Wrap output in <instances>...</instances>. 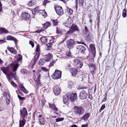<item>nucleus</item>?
I'll use <instances>...</instances> for the list:
<instances>
[{"mask_svg":"<svg viewBox=\"0 0 127 127\" xmlns=\"http://www.w3.org/2000/svg\"><path fill=\"white\" fill-rule=\"evenodd\" d=\"M40 81V80H37L36 81V86L37 87H38V88L39 86H41V85Z\"/></svg>","mask_w":127,"mask_h":127,"instance_id":"nucleus-39","label":"nucleus"},{"mask_svg":"<svg viewBox=\"0 0 127 127\" xmlns=\"http://www.w3.org/2000/svg\"><path fill=\"white\" fill-rule=\"evenodd\" d=\"M40 75L39 74L38 75V78L37 79V80H40Z\"/></svg>","mask_w":127,"mask_h":127,"instance_id":"nucleus-58","label":"nucleus"},{"mask_svg":"<svg viewBox=\"0 0 127 127\" xmlns=\"http://www.w3.org/2000/svg\"><path fill=\"white\" fill-rule=\"evenodd\" d=\"M7 49L9 51L12 53L15 54L16 53V51L13 48H10L8 47H7Z\"/></svg>","mask_w":127,"mask_h":127,"instance_id":"nucleus-27","label":"nucleus"},{"mask_svg":"<svg viewBox=\"0 0 127 127\" xmlns=\"http://www.w3.org/2000/svg\"><path fill=\"white\" fill-rule=\"evenodd\" d=\"M34 2L32 1H29L28 4V5L29 6H31L34 5Z\"/></svg>","mask_w":127,"mask_h":127,"instance_id":"nucleus-38","label":"nucleus"},{"mask_svg":"<svg viewBox=\"0 0 127 127\" xmlns=\"http://www.w3.org/2000/svg\"><path fill=\"white\" fill-rule=\"evenodd\" d=\"M95 66V65L93 64H91L90 66H93L94 67Z\"/></svg>","mask_w":127,"mask_h":127,"instance_id":"nucleus-63","label":"nucleus"},{"mask_svg":"<svg viewBox=\"0 0 127 127\" xmlns=\"http://www.w3.org/2000/svg\"><path fill=\"white\" fill-rule=\"evenodd\" d=\"M53 41H53V40H51L50 41L49 43L52 44V43H53Z\"/></svg>","mask_w":127,"mask_h":127,"instance_id":"nucleus-61","label":"nucleus"},{"mask_svg":"<svg viewBox=\"0 0 127 127\" xmlns=\"http://www.w3.org/2000/svg\"><path fill=\"white\" fill-rule=\"evenodd\" d=\"M20 114L21 117L23 118L22 121L20 120L19 121V127H23L25 124L26 120L24 118L28 115V113L26 108L23 107L21 110Z\"/></svg>","mask_w":127,"mask_h":127,"instance_id":"nucleus-2","label":"nucleus"},{"mask_svg":"<svg viewBox=\"0 0 127 127\" xmlns=\"http://www.w3.org/2000/svg\"><path fill=\"white\" fill-rule=\"evenodd\" d=\"M18 63L17 61H14L11 64V69L14 72H15L18 66Z\"/></svg>","mask_w":127,"mask_h":127,"instance_id":"nucleus-10","label":"nucleus"},{"mask_svg":"<svg viewBox=\"0 0 127 127\" xmlns=\"http://www.w3.org/2000/svg\"><path fill=\"white\" fill-rule=\"evenodd\" d=\"M73 109L74 113L77 115L80 116L84 113L85 110L82 107L75 106L74 107Z\"/></svg>","mask_w":127,"mask_h":127,"instance_id":"nucleus-3","label":"nucleus"},{"mask_svg":"<svg viewBox=\"0 0 127 127\" xmlns=\"http://www.w3.org/2000/svg\"><path fill=\"white\" fill-rule=\"evenodd\" d=\"M19 87V88L25 93L26 94L28 93V91L26 90L24 86L22 84H20Z\"/></svg>","mask_w":127,"mask_h":127,"instance_id":"nucleus-23","label":"nucleus"},{"mask_svg":"<svg viewBox=\"0 0 127 127\" xmlns=\"http://www.w3.org/2000/svg\"><path fill=\"white\" fill-rule=\"evenodd\" d=\"M68 95L69 99L71 101L74 102L76 100L77 97L76 93L69 94H68Z\"/></svg>","mask_w":127,"mask_h":127,"instance_id":"nucleus-8","label":"nucleus"},{"mask_svg":"<svg viewBox=\"0 0 127 127\" xmlns=\"http://www.w3.org/2000/svg\"><path fill=\"white\" fill-rule=\"evenodd\" d=\"M69 99L68 94L65 95L63 96V102L65 104H68Z\"/></svg>","mask_w":127,"mask_h":127,"instance_id":"nucleus-17","label":"nucleus"},{"mask_svg":"<svg viewBox=\"0 0 127 127\" xmlns=\"http://www.w3.org/2000/svg\"><path fill=\"white\" fill-rule=\"evenodd\" d=\"M49 107L51 109H53L54 110L57 111L58 110V109L55 106L54 104H52L50 103H49Z\"/></svg>","mask_w":127,"mask_h":127,"instance_id":"nucleus-25","label":"nucleus"},{"mask_svg":"<svg viewBox=\"0 0 127 127\" xmlns=\"http://www.w3.org/2000/svg\"><path fill=\"white\" fill-rule=\"evenodd\" d=\"M63 30H61L60 29V28H58L57 27L56 28V33H61L63 32Z\"/></svg>","mask_w":127,"mask_h":127,"instance_id":"nucleus-33","label":"nucleus"},{"mask_svg":"<svg viewBox=\"0 0 127 127\" xmlns=\"http://www.w3.org/2000/svg\"><path fill=\"white\" fill-rule=\"evenodd\" d=\"M41 69L42 70L44 71L47 72L48 71V69L45 67H41Z\"/></svg>","mask_w":127,"mask_h":127,"instance_id":"nucleus-51","label":"nucleus"},{"mask_svg":"<svg viewBox=\"0 0 127 127\" xmlns=\"http://www.w3.org/2000/svg\"><path fill=\"white\" fill-rule=\"evenodd\" d=\"M40 40L41 42L45 44L47 42V39L45 37H41L40 38Z\"/></svg>","mask_w":127,"mask_h":127,"instance_id":"nucleus-26","label":"nucleus"},{"mask_svg":"<svg viewBox=\"0 0 127 127\" xmlns=\"http://www.w3.org/2000/svg\"><path fill=\"white\" fill-rule=\"evenodd\" d=\"M88 126V125L87 124L85 125H82L81 126L82 127H87Z\"/></svg>","mask_w":127,"mask_h":127,"instance_id":"nucleus-57","label":"nucleus"},{"mask_svg":"<svg viewBox=\"0 0 127 127\" xmlns=\"http://www.w3.org/2000/svg\"><path fill=\"white\" fill-rule=\"evenodd\" d=\"M53 92L55 95H58L60 94V88L59 86H55L53 88Z\"/></svg>","mask_w":127,"mask_h":127,"instance_id":"nucleus-9","label":"nucleus"},{"mask_svg":"<svg viewBox=\"0 0 127 127\" xmlns=\"http://www.w3.org/2000/svg\"><path fill=\"white\" fill-rule=\"evenodd\" d=\"M73 86V84L72 82L69 81L68 82V87L70 88H71Z\"/></svg>","mask_w":127,"mask_h":127,"instance_id":"nucleus-34","label":"nucleus"},{"mask_svg":"<svg viewBox=\"0 0 127 127\" xmlns=\"http://www.w3.org/2000/svg\"><path fill=\"white\" fill-rule=\"evenodd\" d=\"M2 4H1V2H0V12L2 11Z\"/></svg>","mask_w":127,"mask_h":127,"instance_id":"nucleus-55","label":"nucleus"},{"mask_svg":"<svg viewBox=\"0 0 127 127\" xmlns=\"http://www.w3.org/2000/svg\"><path fill=\"white\" fill-rule=\"evenodd\" d=\"M39 120L40 124H41L44 125L45 124V122L44 119L43 118H41Z\"/></svg>","mask_w":127,"mask_h":127,"instance_id":"nucleus-32","label":"nucleus"},{"mask_svg":"<svg viewBox=\"0 0 127 127\" xmlns=\"http://www.w3.org/2000/svg\"><path fill=\"white\" fill-rule=\"evenodd\" d=\"M105 108V105L104 104H103L99 110L100 112H101Z\"/></svg>","mask_w":127,"mask_h":127,"instance_id":"nucleus-47","label":"nucleus"},{"mask_svg":"<svg viewBox=\"0 0 127 127\" xmlns=\"http://www.w3.org/2000/svg\"><path fill=\"white\" fill-rule=\"evenodd\" d=\"M90 68L92 71H94L95 69V67L93 66H90Z\"/></svg>","mask_w":127,"mask_h":127,"instance_id":"nucleus-56","label":"nucleus"},{"mask_svg":"<svg viewBox=\"0 0 127 127\" xmlns=\"http://www.w3.org/2000/svg\"><path fill=\"white\" fill-rule=\"evenodd\" d=\"M6 38L8 40H13L14 41L15 43H17V40L16 38L11 36L9 35L7 36Z\"/></svg>","mask_w":127,"mask_h":127,"instance_id":"nucleus-21","label":"nucleus"},{"mask_svg":"<svg viewBox=\"0 0 127 127\" xmlns=\"http://www.w3.org/2000/svg\"><path fill=\"white\" fill-rule=\"evenodd\" d=\"M63 24L65 27L69 28L71 24V23L70 22L67 21L66 22L64 23Z\"/></svg>","mask_w":127,"mask_h":127,"instance_id":"nucleus-28","label":"nucleus"},{"mask_svg":"<svg viewBox=\"0 0 127 127\" xmlns=\"http://www.w3.org/2000/svg\"><path fill=\"white\" fill-rule=\"evenodd\" d=\"M127 15V11L124 9L123 12L122 16L123 17H125Z\"/></svg>","mask_w":127,"mask_h":127,"instance_id":"nucleus-36","label":"nucleus"},{"mask_svg":"<svg viewBox=\"0 0 127 127\" xmlns=\"http://www.w3.org/2000/svg\"><path fill=\"white\" fill-rule=\"evenodd\" d=\"M11 3L13 5H15L16 4V2L14 0H12L11 1Z\"/></svg>","mask_w":127,"mask_h":127,"instance_id":"nucleus-52","label":"nucleus"},{"mask_svg":"<svg viewBox=\"0 0 127 127\" xmlns=\"http://www.w3.org/2000/svg\"><path fill=\"white\" fill-rule=\"evenodd\" d=\"M51 25V24L49 22H47L43 25V26L44 28L45 29H46L48 27L50 26Z\"/></svg>","mask_w":127,"mask_h":127,"instance_id":"nucleus-29","label":"nucleus"},{"mask_svg":"<svg viewBox=\"0 0 127 127\" xmlns=\"http://www.w3.org/2000/svg\"><path fill=\"white\" fill-rule=\"evenodd\" d=\"M1 70L6 75L7 78L9 79L10 80L11 77H12L14 79H16V75L15 72H12L11 71L10 68L8 67H2Z\"/></svg>","mask_w":127,"mask_h":127,"instance_id":"nucleus-1","label":"nucleus"},{"mask_svg":"<svg viewBox=\"0 0 127 127\" xmlns=\"http://www.w3.org/2000/svg\"><path fill=\"white\" fill-rule=\"evenodd\" d=\"M41 11H42L41 12L42 13L41 14L45 18L46 17L47 15V14L44 10H41Z\"/></svg>","mask_w":127,"mask_h":127,"instance_id":"nucleus-35","label":"nucleus"},{"mask_svg":"<svg viewBox=\"0 0 127 127\" xmlns=\"http://www.w3.org/2000/svg\"><path fill=\"white\" fill-rule=\"evenodd\" d=\"M74 44V41L72 39L68 40L66 42V44L68 46V47H70L72 46Z\"/></svg>","mask_w":127,"mask_h":127,"instance_id":"nucleus-18","label":"nucleus"},{"mask_svg":"<svg viewBox=\"0 0 127 127\" xmlns=\"http://www.w3.org/2000/svg\"><path fill=\"white\" fill-rule=\"evenodd\" d=\"M55 8L56 13L59 15H61L63 14V11L61 6H58Z\"/></svg>","mask_w":127,"mask_h":127,"instance_id":"nucleus-14","label":"nucleus"},{"mask_svg":"<svg viewBox=\"0 0 127 127\" xmlns=\"http://www.w3.org/2000/svg\"><path fill=\"white\" fill-rule=\"evenodd\" d=\"M64 119L63 118H57L56 119V122H58L63 121Z\"/></svg>","mask_w":127,"mask_h":127,"instance_id":"nucleus-40","label":"nucleus"},{"mask_svg":"<svg viewBox=\"0 0 127 127\" xmlns=\"http://www.w3.org/2000/svg\"><path fill=\"white\" fill-rule=\"evenodd\" d=\"M17 76H16V79L15 80L12 77H11V79L10 80H9V78L8 79V81H9V82H10V83L12 85V86L13 87H16L17 86V85H16L15 84V83L13 82V80H16L17 79Z\"/></svg>","mask_w":127,"mask_h":127,"instance_id":"nucleus-19","label":"nucleus"},{"mask_svg":"<svg viewBox=\"0 0 127 127\" xmlns=\"http://www.w3.org/2000/svg\"><path fill=\"white\" fill-rule=\"evenodd\" d=\"M56 62V61H55L54 60H52L50 62V63L49 65V67H51V66H53L54 64Z\"/></svg>","mask_w":127,"mask_h":127,"instance_id":"nucleus-37","label":"nucleus"},{"mask_svg":"<svg viewBox=\"0 0 127 127\" xmlns=\"http://www.w3.org/2000/svg\"><path fill=\"white\" fill-rule=\"evenodd\" d=\"M106 96H107V94H105V96L104 97L103 99L102 100V101L105 102L106 101V99L107 98Z\"/></svg>","mask_w":127,"mask_h":127,"instance_id":"nucleus-54","label":"nucleus"},{"mask_svg":"<svg viewBox=\"0 0 127 127\" xmlns=\"http://www.w3.org/2000/svg\"><path fill=\"white\" fill-rule=\"evenodd\" d=\"M90 114L89 113H85L81 117V120L84 121H87L89 118Z\"/></svg>","mask_w":127,"mask_h":127,"instance_id":"nucleus-16","label":"nucleus"},{"mask_svg":"<svg viewBox=\"0 0 127 127\" xmlns=\"http://www.w3.org/2000/svg\"><path fill=\"white\" fill-rule=\"evenodd\" d=\"M84 31L85 32V34H87L88 33V30L86 26H85V27Z\"/></svg>","mask_w":127,"mask_h":127,"instance_id":"nucleus-46","label":"nucleus"},{"mask_svg":"<svg viewBox=\"0 0 127 127\" xmlns=\"http://www.w3.org/2000/svg\"><path fill=\"white\" fill-rule=\"evenodd\" d=\"M84 0H79V3L80 5L82 6L84 3Z\"/></svg>","mask_w":127,"mask_h":127,"instance_id":"nucleus-45","label":"nucleus"},{"mask_svg":"<svg viewBox=\"0 0 127 127\" xmlns=\"http://www.w3.org/2000/svg\"><path fill=\"white\" fill-rule=\"evenodd\" d=\"M79 30L78 27L75 25H72L69 30L67 32L68 34H70L72 33L74 31H78Z\"/></svg>","mask_w":127,"mask_h":127,"instance_id":"nucleus-11","label":"nucleus"},{"mask_svg":"<svg viewBox=\"0 0 127 127\" xmlns=\"http://www.w3.org/2000/svg\"><path fill=\"white\" fill-rule=\"evenodd\" d=\"M62 72L60 70H56L52 76V78L54 79H59L61 77Z\"/></svg>","mask_w":127,"mask_h":127,"instance_id":"nucleus-4","label":"nucleus"},{"mask_svg":"<svg viewBox=\"0 0 127 127\" xmlns=\"http://www.w3.org/2000/svg\"><path fill=\"white\" fill-rule=\"evenodd\" d=\"M89 47L91 50L92 54L93 55V57H95V56L96 52L94 45L93 44H90V45Z\"/></svg>","mask_w":127,"mask_h":127,"instance_id":"nucleus-15","label":"nucleus"},{"mask_svg":"<svg viewBox=\"0 0 127 127\" xmlns=\"http://www.w3.org/2000/svg\"><path fill=\"white\" fill-rule=\"evenodd\" d=\"M0 42H2L3 43H4V41L3 40H0Z\"/></svg>","mask_w":127,"mask_h":127,"instance_id":"nucleus-64","label":"nucleus"},{"mask_svg":"<svg viewBox=\"0 0 127 127\" xmlns=\"http://www.w3.org/2000/svg\"><path fill=\"white\" fill-rule=\"evenodd\" d=\"M6 102L7 105L9 104L10 103V100L8 98H7L6 99Z\"/></svg>","mask_w":127,"mask_h":127,"instance_id":"nucleus-53","label":"nucleus"},{"mask_svg":"<svg viewBox=\"0 0 127 127\" xmlns=\"http://www.w3.org/2000/svg\"><path fill=\"white\" fill-rule=\"evenodd\" d=\"M52 44L48 43L46 44L47 47L46 48V50H50L52 48Z\"/></svg>","mask_w":127,"mask_h":127,"instance_id":"nucleus-30","label":"nucleus"},{"mask_svg":"<svg viewBox=\"0 0 127 127\" xmlns=\"http://www.w3.org/2000/svg\"><path fill=\"white\" fill-rule=\"evenodd\" d=\"M71 70V72L72 74V75L73 76L75 75L78 71L75 68H72Z\"/></svg>","mask_w":127,"mask_h":127,"instance_id":"nucleus-24","label":"nucleus"},{"mask_svg":"<svg viewBox=\"0 0 127 127\" xmlns=\"http://www.w3.org/2000/svg\"><path fill=\"white\" fill-rule=\"evenodd\" d=\"M0 31L2 32L5 33H7L9 32L8 31L4 28H1L0 30Z\"/></svg>","mask_w":127,"mask_h":127,"instance_id":"nucleus-31","label":"nucleus"},{"mask_svg":"<svg viewBox=\"0 0 127 127\" xmlns=\"http://www.w3.org/2000/svg\"><path fill=\"white\" fill-rule=\"evenodd\" d=\"M71 127H78L75 124L72 125Z\"/></svg>","mask_w":127,"mask_h":127,"instance_id":"nucleus-59","label":"nucleus"},{"mask_svg":"<svg viewBox=\"0 0 127 127\" xmlns=\"http://www.w3.org/2000/svg\"><path fill=\"white\" fill-rule=\"evenodd\" d=\"M36 51L37 52H39L40 51V47L39 46L37 45L36 48Z\"/></svg>","mask_w":127,"mask_h":127,"instance_id":"nucleus-50","label":"nucleus"},{"mask_svg":"<svg viewBox=\"0 0 127 127\" xmlns=\"http://www.w3.org/2000/svg\"><path fill=\"white\" fill-rule=\"evenodd\" d=\"M77 49L79 53L84 54L86 50L85 47L81 45H79L77 46Z\"/></svg>","mask_w":127,"mask_h":127,"instance_id":"nucleus-13","label":"nucleus"},{"mask_svg":"<svg viewBox=\"0 0 127 127\" xmlns=\"http://www.w3.org/2000/svg\"><path fill=\"white\" fill-rule=\"evenodd\" d=\"M18 97L20 100H21L22 101L24 100L26 98L25 97H22L19 95H18Z\"/></svg>","mask_w":127,"mask_h":127,"instance_id":"nucleus-42","label":"nucleus"},{"mask_svg":"<svg viewBox=\"0 0 127 127\" xmlns=\"http://www.w3.org/2000/svg\"><path fill=\"white\" fill-rule=\"evenodd\" d=\"M69 12H70V13H72L73 12V10L71 9H69Z\"/></svg>","mask_w":127,"mask_h":127,"instance_id":"nucleus-60","label":"nucleus"},{"mask_svg":"<svg viewBox=\"0 0 127 127\" xmlns=\"http://www.w3.org/2000/svg\"><path fill=\"white\" fill-rule=\"evenodd\" d=\"M39 54H38L37 55H36L34 56V59L32 60V62H33V64L32 65V67H33L35 65L37 62V59H38L39 57Z\"/></svg>","mask_w":127,"mask_h":127,"instance_id":"nucleus-20","label":"nucleus"},{"mask_svg":"<svg viewBox=\"0 0 127 127\" xmlns=\"http://www.w3.org/2000/svg\"><path fill=\"white\" fill-rule=\"evenodd\" d=\"M87 94L84 90L82 91L80 93L79 97L81 99H84L87 98Z\"/></svg>","mask_w":127,"mask_h":127,"instance_id":"nucleus-12","label":"nucleus"},{"mask_svg":"<svg viewBox=\"0 0 127 127\" xmlns=\"http://www.w3.org/2000/svg\"><path fill=\"white\" fill-rule=\"evenodd\" d=\"M53 56L51 54L49 53L47 55H44L42 59L43 62H49L52 58Z\"/></svg>","mask_w":127,"mask_h":127,"instance_id":"nucleus-6","label":"nucleus"},{"mask_svg":"<svg viewBox=\"0 0 127 127\" xmlns=\"http://www.w3.org/2000/svg\"><path fill=\"white\" fill-rule=\"evenodd\" d=\"M21 72L22 74H25L26 73V69H23L21 71Z\"/></svg>","mask_w":127,"mask_h":127,"instance_id":"nucleus-44","label":"nucleus"},{"mask_svg":"<svg viewBox=\"0 0 127 127\" xmlns=\"http://www.w3.org/2000/svg\"><path fill=\"white\" fill-rule=\"evenodd\" d=\"M49 2V1H48L47 0H45L43 1V5H45L48 2Z\"/></svg>","mask_w":127,"mask_h":127,"instance_id":"nucleus-49","label":"nucleus"},{"mask_svg":"<svg viewBox=\"0 0 127 127\" xmlns=\"http://www.w3.org/2000/svg\"><path fill=\"white\" fill-rule=\"evenodd\" d=\"M41 11V10L38 9V7H36L32 10V12L33 14L35 15L37 13L40 12L41 13V12H40Z\"/></svg>","mask_w":127,"mask_h":127,"instance_id":"nucleus-22","label":"nucleus"},{"mask_svg":"<svg viewBox=\"0 0 127 127\" xmlns=\"http://www.w3.org/2000/svg\"><path fill=\"white\" fill-rule=\"evenodd\" d=\"M21 18L23 20L28 21L30 17V16L27 12H23L21 14Z\"/></svg>","mask_w":127,"mask_h":127,"instance_id":"nucleus-7","label":"nucleus"},{"mask_svg":"<svg viewBox=\"0 0 127 127\" xmlns=\"http://www.w3.org/2000/svg\"><path fill=\"white\" fill-rule=\"evenodd\" d=\"M22 56L20 54L18 55V57L17 58V61H19L22 60Z\"/></svg>","mask_w":127,"mask_h":127,"instance_id":"nucleus-41","label":"nucleus"},{"mask_svg":"<svg viewBox=\"0 0 127 127\" xmlns=\"http://www.w3.org/2000/svg\"><path fill=\"white\" fill-rule=\"evenodd\" d=\"M52 21L54 25H57L58 23V21L57 19L55 20H52Z\"/></svg>","mask_w":127,"mask_h":127,"instance_id":"nucleus-43","label":"nucleus"},{"mask_svg":"<svg viewBox=\"0 0 127 127\" xmlns=\"http://www.w3.org/2000/svg\"><path fill=\"white\" fill-rule=\"evenodd\" d=\"M29 44H31L32 47H33L34 46V43L33 42V41L31 40H30L29 42Z\"/></svg>","mask_w":127,"mask_h":127,"instance_id":"nucleus-48","label":"nucleus"},{"mask_svg":"<svg viewBox=\"0 0 127 127\" xmlns=\"http://www.w3.org/2000/svg\"><path fill=\"white\" fill-rule=\"evenodd\" d=\"M73 64L76 67L78 68H80L83 65L82 62L77 59L73 60Z\"/></svg>","mask_w":127,"mask_h":127,"instance_id":"nucleus-5","label":"nucleus"},{"mask_svg":"<svg viewBox=\"0 0 127 127\" xmlns=\"http://www.w3.org/2000/svg\"><path fill=\"white\" fill-rule=\"evenodd\" d=\"M77 43L78 44H82L85 45V44L83 43L82 42H78Z\"/></svg>","mask_w":127,"mask_h":127,"instance_id":"nucleus-62","label":"nucleus"}]
</instances>
